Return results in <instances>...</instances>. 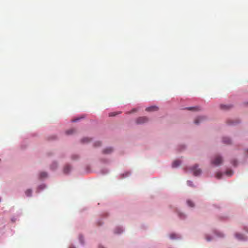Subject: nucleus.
Masks as SVG:
<instances>
[{
    "instance_id": "11",
    "label": "nucleus",
    "mask_w": 248,
    "mask_h": 248,
    "mask_svg": "<svg viewBox=\"0 0 248 248\" xmlns=\"http://www.w3.org/2000/svg\"><path fill=\"white\" fill-rule=\"evenodd\" d=\"M75 132V130L74 129H71L66 131V133L67 135H71L73 134Z\"/></svg>"
},
{
    "instance_id": "10",
    "label": "nucleus",
    "mask_w": 248,
    "mask_h": 248,
    "mask_svg": "<svg viewBox=\"0 0 248 248\" xmlns=\"http://www.w3.org/2000/svg\"><path fill=\"white\" fill-rule=\"evenodd\" d=\"M70 167L69 165H67L64 167L63 171L64 173H67L70 171Z\"/></svg>"
},
{
    "instance_id": "12",
    "label": "nucleus",
    "mask_w": 248,
    "mask_h": 248,
    "mask_svg": "<svg viewBox=\"0 0 248 248\" xmlns=\"http://www.w3.org/2000/svg\"><path fill=\"white\" fill-rule=\"evenodd\" d=\"M220 108L222 109H228L231 108L230 106H227L224 105H220Z\"/></svg>"
},
{
    "instance_id": "21",
    "label": "nucleus",
    "mask_w": 248,
    "mask_h": 248,
    "mask_svg": "<svg viewBox=\"0 0 248 248\" xmlns=\"http://www.w3.org/2000/svg\"><path fill=\"white\" fill-rule=\"evenodd\" d=\"M226 174L228 176H231L232 174V170H228L226 172Z\"/></svg>"
},
{
    "instance_id": "31",
    "label": "nucleus",
    "mask_w": 248,
    "mask_h": 248,
    "mask_svg": "<svg viewBox=\"0 0 248 248\" xmlns=\"http://www.w3.org/2000/svg\"><path fill=\"white\" fill-rule=\"evenodd\" d=\"M70 248H75V247H73V246H71V247H70Z\"/></svg>"
},
{
    "instance_id": "25",
    "label": "nucleus",
    "mask_w": 248,
    "mask_h": 248,
    "mask_svg": "<svg viewBox=\"0 0 248 248\" xmlns=\"http://www.w3.org/2000/svg\"><path fill=\"white\" fill-rule=\"evenodd\" d=\"M206 239L208 241H209L211 240V238L208 236H206Z\"/></svg>"
},
{
    "instance_id": "15",
    "label": "nucleus",
    "mask_w": 248,
    "mask_h": 248,
    "mask_svg": "<svg viewBox=\"0 0 248 248\" xmlns=\"http://www.w3.org/2000/svg\"><path fill=\"white\" fill-rule=\"evenodd\" d=\"M120 113H121L120 112H111V113H109V117L115 116L116 115H117L118 114H120Z\"/></svg>"
},
{
    "instance_id": "20",
    "label": "nucleus",
    "mask_w": 248,
    "mask_h": 248,
    "mask_svg": "<svg viewBox=\"0 0 248 248\" xmlns=\"http://www.w3.org/2000/svg\"><path fill=\"white\" fill-rule=\"evenodd\" d=\"M101 142L100 141H96L94 143V146L95 147H98L101 145Z\"/></svg>"
},
{
    "instance_id": "13",
    "label": "nucleus",
    "mask_w": 248,
    "mask_h": 248,
    "mask_svg": "<svg viewBox=\"0 0 248 248\" xmlns=\"http://www.w3.org/2000/svg\"><path fill=\"white\" fill-rule=\"evenodd\" d=\"M47 176V173L45 172H42L40 174V177L41 178H46Z\"/></svg>"
},
{
    "instance_id": "18",
    "label": "nucleus",
    "mask_w": 248,
    "mask_h": 248,
    "mask_svg": "<svg viewBox=\"0 0 248 248\" xmlns=\"http://www.w3.org/2000/svg\"><path fill=\"white\" fill-rule=\"evenodd\" d=\"M222 173L220 172H217L216 174V177L218 179H220L221 177Z\"/></svg>"
},
{
    "instance_id": "4",
    "label": "nucleus",
    "mask_w": 248,
    "mask_h": 248,
    "mask_svg": "<svg viewBox=\"0 0 248 248\" xmlns=\"http://www.w3.org/2000/svg\"><path fill=\"white\" fill-rule=\"evenodd\" d=\"M205 119V117L203 116H201L197 118L195 121L194 123L195 124H199L201 122L203 121Z\"/></svg>"
},
{
    "instance_id": "30",
    "label": "nucleus",
    "mask_w": 248,
    "mask_h": 248,
    "mask_svg": "<svg viewBox=\"0 0 248 248\" xmlns=\"http://www.w3.org/2000/svg\"><path fill=\"white\" fill-rule=\"evenodd\" d=\"M99 248H105L104 247H103V246H100Z\"/></svg>"
},
{
    "instance_id": "9",
    "label": "nucleus",
    "mask_w": 248,
    "mask_h": 248,
    "mask_svg": "<svg viewBox=\"0 0 248 248\" xmlns=\"http://www.w3.org/2000/svg\"><path fill=\"white\" fill-rule=\"evenodd\" d=\"M235 236L239 240H243L245 239L244 236L241 234L237 233L235 234Z\"/></svg>"
},
{
    "instance_id": "27",
    "label": "nucleus",
    "mask_w": 248,
    "mask_h": 248,
    "mask_svg": "<svg viewBox=\"0 0 248 248\" xmlns=\"http://www.w3.org/2000/svg\"><path fill=\"white\" fill-rule=\"evenodd\" d=\"M78 120H79V118H77V119H76L73 120H72V122H77V121H78Z\"/></svg>"
},
{
    "instance_id": "6",
    "label": "nucleus",
    "mask_w": 248,
    "mask_h": 248,
    "mask_svg": "<svg viewBox=\"0 0 248 248\" xmlns=\"http://www.w3.org/2000/svg\"><path fill=\"white\" fill-rule=\"evenodd\" d=\"M222 140L223 142L226 144H230L231 143V140L229 138L224 137Z\"/></svg>"
},
{
    "instance_id": "8",
    "label": "nucleus",
    "mask_w": 248,
    "mask_h": 248,
    "mask_svg": "<svg viewBox=\"0 0 248 248\" xmlns=\"http://www.w3.org/2000/svg\"><path fill=\"white\" fill-rule=\"evenodd\" d=\"M113 150L111 148L109 147L103 150V153L104 154H110L112 152Z\"/></svg>"
},
{
    "instance_id": "2",
    "label": "nucleus",
    "mask_w": 248,
    "mask_h": 248,
    "mask_svg": "<svg viewBox=\"0 0 248 248\" xmlns=\"http://www.w3.org/2000/svg\"><path fill=\"white\" fill-rule=\"evenodd\" d=\"M148 121V118L145 116L140 117L137 118L136 120V123L138 124H143L145 123H147Z\"/></svg>"
},
{
    "instance_id": "3",
    "label": "nucleus",
    "mask_w": 248,
    "mask_h": 248,
    "mask_svg": "<svg viewBox=\"0 0 248 248\" xmlns=\"http://www.w3.org/2000/svg\"><path fill=\"white\" fill-rule=\"evenodd\" d=\"M198 165H195L192 169L193 174L195 176H198L201 173V170L200 169H197Z\"/></svg>"
},
{
    "instance_id": "22",
    "label": "nucleus",
    "mask_w": 248,
    "mask_h": 248,
    "mask_svg": "<svg viewBox=\"0 0 248 248\" xmlns=\"http://www.w3.org/2000/svg\"><path fill=\"white\" fill-rule=\"evenodd\" d=\"M187 183V185L189 186H193V184H192V182L191 181H188Z\"/></svg>"
},
{
    "instance_id": "16",
    "label": "nucleus",
    "mask_w": 248,
    "mask_h": 248,
    "mask_svg": "<svg viewBox=\"0 0 248 248\" xmlns=\"http://www.w3.org/2000/svg\"><path fill=\"white\" fill-rule=\"evenodd\" d=\"M90 141V139L88 138H84L82 140H81V141L83 143H85V142H88Z\"/></svg>"
},
{
    "instance_id": "23",
    "label": "nucleus",
    "mask_w": 248,
    "mask_h": 248,
    "mask_svg": "<svg viewBox=\"0 0 248 248\" xmlns=\"http://www.w3.org/2000/svg\"><path fill=\"white\" fill-rule=\"evenodd\" d=\"M170 237L171 239H174V238H175V237H176L175 234H171L170 235Z\"/></svg>"
},
{
    "instance_id": "17",
    "label": "nucleus",
    "mask_w": 248,
    "mask_h": 248,
    "mask_svg": "<svg viewBox=\"0 0 248 248\" xmlns=\"http://www.w3.org/2000/svg\"><path fill=\"white\" fill-rule=\"evenodd\" d=\"M187 203L188 205L190 207L194 206V203L191 201H189V200L187 201Z\"/></svg>"
},
{
    "instance_id": "7",
    "label": "nucleus",
    "mask_w": 248,
    "mask_h": 248,
    "mask_svg": "<svg viewBox=\"0 0 248 248\" xmlns=\"http://www.w3.org/2000/svg\"><path fill=\"white\" fill-rule=\"evenodd\" d=\"M181 164V162L180 161L178 160H175L173 163H172V167L173 168H175V167H178V166H179Z\"/></svg>"
},
{
    "instance_id": "24",
    "label": "nucleus",
    "mask_w": 248,
    "mask_h": 248,
    "mask_svg": "<svg viewBox=\"0 0 248 248\" xmlns=\"http://www.w3.org/2000/svg\"><path fill=\"white\" fill-rule=\"evenodd\" d=\"M119 229V231H118V232H117L116 231L115 233H121V232H123V230L121 229Z\"/></svg>"
},
{
    "instance_id": "28",
    "label": "nucleus",
    "mask_w": 248,
    "mask_h": 248,
    "mask_svg": "<svg viewBox=\"0 0 248 248\" xmlns=\"http://www.w3.org/2000/svg\"><path fill=\"white\" fill-rule=\"evenodd\" d=\"M246 155L248 156V149H247L246 151Z\"/></svg>"
},
{
    "instance_id": "26",
    "label": "nucleus",
    "mask_w": 248,
    "mask_h": 248,
    "mask_svg": "<svg viewBox=\"0 0 248 248\" xmlns=\"http://www.w3.org/2000/svg\"><path fill=\"white\" fill-rule=\"evenodd\" d=\"M137 111V110H136V109H133L131 110V112H130L129 113H133V112H135V111Z\"/></svg>"
},
{
    "instance_id": "1",
    "label": "nucleus",
    "mask_w": 248,
    "mask_h": 248,
    "mask_svg": "<svg viewBox=\"0 0 248 248\" xmlns=\"http://www.w3.org/2000/svg\"><path fill=\"white\" fill-rule=\"evenodd\" d=\"M222 158L219 155H217L215 158L212 161V163L215 165H219L222 162Z\"/></svg>"
},
{
    "instance_id": "29",
    "label": "nucleus",
    "mask_w": 248,
    "mask_h": 248,
    "mask_svg": "<svg viewBox=\"0 0 248 248\" xmlns=\"http://www.w3.org/2000/svg\"><path fill=\"white\" fill-rule=\"evenodd\" d=\"M79 239H80V242H81V243H83V242H82V239H81V238H80Z\"/></svg>"
},
{
    "instance_id": "5",
    "label": "nucleus",
    "mask_w": 248,
    "mask_h": 248,
    "mask_svg": "<svg viewBox=\"0 0 248 248\" xmlns=\"http://www.w3.org/2000/svg\"><path fill=\"white\" fill-rule=\"evenodd\" d=\"M158 110V108L156 106H151L146 108L147 111H154Z\"/></svg>"
},
{
    "instance_id": "14",
    "label": "nucleus",
    "mask_w": 248,
    "mask_h": 248,
    "mask_svg": "<svg viewBox=\"0 0 248 248\" xmlns=\"http://www.w3.org/2000/svg\"><path fill=\"white\" fill-rule=\"evenodd\" d=\"M31 190L29 189L25 191V194L27 196H31Z\"/></svg>"
},
{
    "instance_id": "19",
    "label": "nucleus",
    "mask_w": 248,
    "mask_h": 248,
    "mask_svg": "<svg viewBox=\"0 0 248 248\" xmlns=\"http://www.w3.org/2000/svg\"><path fill=\"white\" fill-rule=\"evenodd\" d=\"M188 110H199V108L197 107H193V108H187Z\"/></svg>"
}]
</instances>
